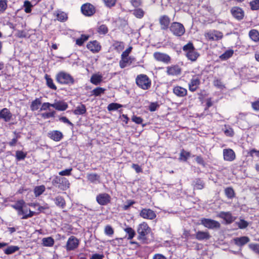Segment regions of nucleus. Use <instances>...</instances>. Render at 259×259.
Listing matches in <instances>:
<instances>
[{
  "instance_id": "cd10ccee",
  "label": "nucleus",
  "mask_w": 259,
  "mask_h": 259,
  "mask_svg": "<svg viewBox=\"0 0 259 259\" xmlns=\"http://www.w3.org/2000/svg\"><path fill=\"white\" fill-rule=\"evenodd\" d=\"M193 185L194 189L201 190L204 187V183L200 179H197L193 181Z\"/></svg>"
},
{
  "instance_id": "7ed1b4c3",
  "label": "nucleus",
  "mask_w": 259,
  "mask_h": 259,
  "mask_svg": "<svg viewBox=\"0 0 259 259\" xmlns=\"http://www.w3.org/2000/svg\"><path fill=\"white\" fill-rule=\"evenodd\" d=\"M150 228L148 224L143 222L138 226L137 232L139 234L138 239L139 240H145L147 239L146 236L150 233Z\"/></svg>"
},
{
  "instance_id": "052dcab7",
  "label": "nucleus",
  "mask_w": 259,
  "mask_h": 259,
  "mask_svg": "<svg viewBox=\"0 0 259 259\" xmlns=\"http://www.w3.org/2000/svg\"><path fill=\"white\" fill-rule=\"evenodd\" d=\"M248 246L255 253L259 254V244L251 243L249 244Z\"/></svg>"
},
{
  "instance_id": "c03bdc74",
  "label": "nucleus",
  "mask_w": 259,
  "mask_h": 259,
  "mask_svg": "<svg viewBox=\"0 0 259 259\" xmlns=\"http://www.w3.org/2000/svg\"><path fill=\"white\" fill-rule=\"evenodd\" d=\"M57 81L60 84L65 83V72H61L56 76Z\"/></svg>"
},
{
  "instance_id": "f8f14e48",
  "label": "nucleus",
  "mask_w": 259,
  "mask_h": 259,
  "mask_svg": "<svg viewBox=\"0 0 259 259\" xmlns=\"http://www.w3.org/2000/svg\"><path fill=\"white\" fill-rule=\"evenodd\" d=\"M205 36L209 40H218L222 38L223 35L221 32L214 30L206 33Z\"/></svg>"
},
{
  "instance_id": "473e14b6",
  "label": "nucleus",
  "mask_w": 259,
  "mask_h": 259,
  "mask_svg": "<svg viewBox=\"0 0 259 259\" xmlns=\"http://www.w3.org/2000/svg\"><path fill=\"white\" fill-rule=\"evenodd\" d=\"M42 244L44 246H52L54 244V240L51 237L44 238L42 239Z\"/></svg>"
},
{
  "instance_id": "a19ab883",
  "label": "nucleus",
  "mask_w": 259,
  "mask_h": 259,
  "mask_svg": "<svg viewBox=\"0 0 259 259\" xmlns=\"http://www.w3.org/2000/svg\"><path fill=\"white\" fill-rule=\"evenodd\" d=\"M53 107L59 111L65 110V103L62 102H58L53 104Z\"/></svg>"
},
{
  "instance_id": "bf43d9fd",
  "label": "nucleus",
  "mask_w": 259,
  "mask_h": 259,
  "mask_svg": "<svg viewBox=\"0 0 259 259\" xmlns=\"http://www.w3.org/2000/svg\"><path fill=\"white\" fill-rule=\"evenodd\" d=\"M108 31V29L107 27L104 24H102L100 25L99 28H98V32L100 34H106Z\"/></svg>"
},
{
  "instance_id": "bb28decb",
  "label": "nucleus",
  "mask_w": 259,
  "mask_h": 259,
  "mask_svg": "<svg viewBox=\"0 0 259 259\" xmlns=\"http://www.w3.org/2000/svg\"><path fill=\"white\" fill-rule=\"evenodd\" d=\"M131 57H121L119 61V66L121 68H124L132 63Z\"/></svg>"
},
{
  "instance_id": "aec40b11",
  "label": "nucleus",
  "mask_w": 259,
  "mask_h": 259,
  "mask_svg": "<svg viewBox=\"0 0 259 259\" xmlns=\"http://www.w3.org/2000/svg\"><path fill=\"white\" fill-rule=\"evenodd\" d=\"M233 241L236 245L241 247L250 241V239L247 236L236 237L233 239Z\"/></svg>"
},
{
  "instance_id": "9b49d317",
  "label": "nucleus",
  "mask_w": 259,
  "mask_h": 259,
  "mask_svg": "<svg viewBox=\"0 0 259 259\" xmlns=\"http://www.w3.org/2000/svg\"><path fill=\"white\" fill-rule=\"evenodd\" d=\"M140 215L145 219L153 220L156 214L154 211L149 208H144L141 210Z\"/></svg>"
},
{
  "instance_id": "5701e85b",
  "label": "nucleus",
  "mask_w": 259,
  "mask_h": 259,
  "mask_svg": "<svg viewBox=\"0 0 259 259\" xmlns=\"http://www.w3.org/2000/svg\"><path fill=\"white\" fill-rule=\"evenodd\" d=\"M48 137L54 141H59L63 138V134L58 131H53L48 133Z\"/></svg>"
},
{
  "instance_id": "37998d69",
  "label": "nucleus",
  "mask_w": 259,
  "mask_h": 259,
  "mask_svg": "<svg viewBox=\"0 0 259 259\" xmlns=\"http://www.w3.org/2000/svg\"><path fill=\"white\" fill-rule=\"evenodd\" d=\"M27 154L22 151H17L16 152V158L18 161L24 160L26 157Z\"/></svg>"
},
{
  "instance_id": "ea45409f",
  "label": "nucleus",
  "mask_w": 259,
  "mask_h": 259,
  "mask_svg": "<svg viewBox=\"0 0 259 259\" xmlns=\"http://www.w3.org/2000/svg\"><path fill=\"white\" fill-rule=\"evenodd\" d=\"M25 204V202L23 200H18L16 203L14 204H12L11 206L18 211V210L22 208Z\"/></svg>"
},
{
  "instance_id": "f03ea898",
  "label": "nucleus",
  "mask_w": 259,
  "mask_h": 259,
  "mask_svg": "<svg viewBox=\"0 0 259 259\" xmlns=\"http://www.w3.org/2000/svg\"><path fill=\"white\" fill-rule=\"evenodd\" d=\"M137 85L143 90H148L151 87V82L149 77L145 74L138 75L136 79Z\"/></svg>"
},
{
  "instance_id": "09e8293b",
  "label": "nucleus",
  "mask_w": 259,
  "mask_h": 259,
  "mask_svg": "<svg viewBox=\"0 0 259 259\" xmlns=\"http://www.w3.org/2000/svg\"><path fill=\"white\" fill-rule=\"evenodd\" d=\"M105 234L109 236H111L114 234V230L110 225H107L104 229Z\"/></svg>"
},
{
  "instance_id": "864d4df0",
  "label": "nucleus",
  "mask_w": 259,
  "mask_h": 259,
  "mask_svg": "<svg viewBox=\"0 0 259 259\" xmlns=\"http://www.w3.org/2000/svg\"><path fill=\"white\" fill-rule=\"evenodd\" d=\"M239 228L243 229L246 228L248 226V223L247 221L241 219L239 222H236Z\"/></svg>"
},
{
  "instance_id": "4c0bfd02",
  "label": "nucleus",
  "mask_w": 259,
  "mask_h": 259,
  "mask_svg": "<svg viewBox=\"0 0 259 259\" xmlns=\"http://www.w3.org/2000/svg\"><path fill=\"white\" fill-rule=\"evenodd\" d=\"M55 203L58 206L64 208L65 200L63 197L59 196L55 198Z\"/></svg>"
},
{
  "instance_id": "9d476101",
  "label": "nucleus",
  "mask_w": 259,
  "mask_h": 259,
  "mask_svg": "<svg viewBox=\"0 0 259 259\" xmlns=\"http://www.w3.org/2000/svg\"><path fill=\"white\" fill-rule=\"evenodd\" d=\"M81 11L83 15L87 16H91L95 13V8L94 6L91 4L87 3L81 6Z\"/></svg>"
},
{
  "instance_id": "4d7b16f0",
  "label": "nucleus",
  "mask_w": 259,
  "mask_h": 259,
  "mask_svg": "<svg viewBox=\"0 0 259 259\" xmlns=\"http://www.w3.org/2000/svg\"><path fill=\"white\" fill-rule=\"evenodd\" d=\"M113 46L117 51H120L124 48V44L121 41H115L113 44Z\"/></svg>"
},
{
  "instance_id": "69168bd1",
  "label": "nucleus",
  "mask_w": 259,
  "mask_h": 259,
  "mask_svg": "<svg viewBox=\"0 0 259 259\" xmlns=\"http://www.w3.org/2000/svg\"><path fill=\"white\" fill-rule=\"evenodd\" d=\"M251 107L255 111H259V99L251 102Z\"/></svg>"
},
{
  "instance_id": "338daca9",
  "label": "nucleus",
  "mask_w": 259,
  "mask_h": 259,
  "mask_svg": "<svg viewBox=\"0 0 259 259\" xmlns=\"http://www.w3.org/2000/svg\"><path fill=\"white\" fill-rule=\"evenodd\" d=\"M106 6L108 7H111L115 5L116 0H103Z\"/></svg>"
},
{
  "instance_id": "a18cd8bd",
  "label": "nucleus",
  "mask_w": 259,
  "mask_h": 259,
  "mask_svg": "<svg viewBox=\"0 0 259 259\" xmlns=\"http://www.w3.org/2000/svg\"><path fill=\"white\" fill-rule=\"evenodd\" d=\"M190 152L186 151L184 150H182L180 153V159L182 160L186 161L190 157Z\"/></svg>"
},
{
  "instance_id": "6ab92c4d",
  "label": "nucleus",
  "mask_w": 259,
  "mask_h": 259,
  "mask_svg": "<svg viewBox=\"0 0 259 259\" xmlns=\"http://www.w3.org/2000/svg\"><path fill=\"white\" fill-rule=\"evenodd\" d=\"M87 48L91 52L95 53H98L100 51L101 47L98 41L94 40L89 42L87 45Z\"/></svg>"
},
{
  "instance_id": "c85d7f7f",
  "label": "nucleus",
  "mask_w": 259,
  "mask_h": 259,
  "mask_svg": "<svg viewBox=\"0 0 259 259\" xmlns=\"http://www.w3.org/2000/svg\"><path fill=\"white\" fill-rule=\"evenodd\" d=\"M250 38L254 41H259V32L255 29H252L249 32Z\"/></svg>"
},
{
  "instance_id": "f257e3e1",
  "label": "nucleus",
  "mask_w": 259,
  "mask_h": 259,
  "mask_svg": "<svg viewBox=\"0 0 259 259\" xmlns=\"http://www.w3.org/2000/svg\"><path fill=\"white\" fill-rule=\"evenodd\" d=\"M183 50L185 52L186 56L188 59L192 61H196L199 56V54L191 42H189L185 45L183 47Z\"/></svg>"
},
{
  "instance_id": "72a5a7b5",
  "label": "nucleus",
  "mask_w": 259,
  "mask_h": 259,
  "mask_svg": "<svg viewBox=\"0 0 259 259\" xmlns=\"http://www.w3.org/2000/svg\"><path fill=\"white\" fill-rule=\"evenodd\" d=\"M19 249V247L17 246H10L5 249L4 251L6 254H11Z\"/></svg>"
},
{
  "instance_id": "20e7f679",
  "label": "nucleus",
  "mask_w": 259,
  "mask_h": 259,
  "mask_svg": "<svg viewBox=\"0 0 259 259\" xmlns=\"http://www.w3.org/2000/svg\"><path fill=\"white\" fill-rule=\"evenodd\" d=\"M169 29L174 35L178 36H182L185 32V29L184 25L179 22H172Z\"/></svg>"
},
{
  "instance_id": "7c9ffc66",
  "label": "nucleus",
  "mask_w": 259,
  "mask_h": 259,
  "mask_svg": "<svg viewBox=\"0 0 259 259\" xmlns=\"http://www.w3.org/2000/svg\"><path fill=\"white\" fill-rule=\"evenodd\" d=\"M46 190V187L44 185L36 186L34 188V194L35 197H38L41 195Z\"/></svg>"
},
{
  "instance_id": "a211bd4d",
  "label": "nucleus",
  "mask_w": 259,
  "mask_h": 259,
  "mask_svg": "<svg viewBox=\"0 0 259 259\" xmlns=\"http://www.w3.org/2000/svg\"><path fill=\"white\" fill-rule=\"evenodd\" d=\"M159 20L161 29L166 30L168 28L170 23L169 18L166 15H163L160 17Z\"/></svg>"
},
{
  "instance_id": "1a4fd4ad",
  "label": "nucleus",
  "mask_w": 259,
  "mask_h": 259,
  "mask_svg": "<svg viewBox=\"0 0 259 259\" xmlns=\"http://www.w3.org/2000/svg\"><path fill=\"white\" fill-rule=\"evenodd\" d=\"M200 84V77L199 75L193 76L188 84L189 90L194 92L198 88Z\"/></svg>"
},
{
  "instance_id": "0e129e2a",
  "label": "nucleus",
  "mask_w": 259,
  "mask_h": 259,
  "mask_svg": "<svg viewBox=\"0 0 259 259\" xmlns=\"http://www.w3.org/2000/svg\"><path fill=\"white\" fill-rule=\"evenodd\" d=\"M74 83L73 78L68 74L66 73V84H72Z\"/></svg>"
},
{
  "instance_id": "6e6d98bb",
  "label": "nucleus",
  "mask_w": 259,
  "mask_h": 259,
  "mask_svg": "<svg viewBox=\"0 0 259 259\" xmlns=\"http://www.w3.org/2000/svg\"><path fill=\"white\" fill-rule=\"evenodd\" d=\"M251 10H257L259 9V0H254L250 2Z\"/></svg>"
},
{
  "instance_id": "13d9d810",
  "label": "nucleus",
  "mask_w": 259,
  "mask_h": 259,
  "mask_svg": "<svg viewBox=\"0 0 259 259\" xmlns=\"http://www.w3.org/2000/svg\"><path fill=\"white\" fill-rule=\"evenodd\" d=\"M7 8V0H0V13H4Z\"/></svg>"
},
{
  "instance_id": "2f4dec72",
  "label": "nucleus",
  "mask_w": 259,
  "mask_h": 259,
  "mask_svg": "<svg viewBox=\"0 0 259 259\" xmlns=\"http://www.w3.org/2000/svg\"><path fill=\"white\" fill-rule=\"evenodd\" d=\"M45 78L46 80L47 86L52 90H56L57 89L56 86L53 82V79L50 77V75L47 74H45Z\"/></svg>"
},
{
  "instance_id": "c756f323",
  "label": "nucleus",
  "mask_w": 259,
  "mask_h": 259,
  "mask_svg": "<svg viewBox=\"0 0 259 259\" xmlns=\"http://www.w3.org/2000/svg\"><path fill=\"white\" fill-rule=\"evenodd\" d=\"M41 104L40 98H36L31 102L30 109L32 111H36L38 109L39 106Z\"/></svg>"
},
{
  "instance_id": "8fccbe9b",
  "label": "nucleus",
  "mask_w": 259,
  "mask_h": 259,
  "mask_svg": "<svg viewBox=\"0 0 259 259\" xmlns=\"http://www.w3.org/2000/svg\"><path fill=\"white\" fill-rule=\"evenodd\" d=\"M89 38V36L85 35H81L79 38H78L76 40V44L78 46H81L83 45L84 41L87 40Z\"/></svg>"
},
{
  "instance_id": "412c9836",
  "label": "nucleus",
  "mask_w": 259,
  "mask_h": 259,
  "mask_svg": "<svg viewBox=\"0 0 259 259\" xmlns=\"http://www.w3.org/2000/svg\"><path fill=\"white\" fill-rule=\"evenodd\" d=\"M173 93L178 97H184L187 95V90L180 86H176L173 89Z\"/></svg>"
},
{
  "instance_id": "f3484780",
  "label": "nucleus",
  "mask_w": 259,
  "mask_h": 259,
  "mask_svg": "<svg viewBox=\"0 0 259 259\" xmlns=\"http://www.w3.org/2000/svg\"><path fill=\"white\" fill-rule=\"evenodd\" d=\"M218 217L224 220L227 224H231L235 219L230 212L221 211L219 213Z\"/></svg>"
},
{
  "instance_id": "423d86ee",
  "label": "nucleus",
  "mask_w": 259,
  "mask_h": 259,
  "mask_svg": "<svg viewBox=\"0 0 259 259\" xmlns=\"http://www.w3.org/2000/svg\"><path fill=\"white\" fill-rule=\"evenodd\" d=\"M97 202L101 205H106L111 201V196L107 193H103L96 196Z\"/></svg>"
},
{
  "instance_id": "6e6552de",
  "label": "nucleus",
  "mask_w": 259,
  "mask_h": 259,
  "mask_svg": "<svg viewBox=\"0 0 259 259\" xmlns=\"http://www.w3.org/2000/svg\"><path fill=\"white\" fill-rule=\"evenodd\" d=\"M79 245V240L73 236H70L66 244L67 250H73L76 249Z\"/></svg>"
},
{
  "instance_id": "0eeeda50",
  "label": "nucleus",
  "mask_w": 259,
  "mask_h": 259,
  "mask_svg": "<svg viewBox=\"0 0 259 259\" xmlns=\"http://www.w3.org/2000/svg\"><path fill=\"white\" fill-rule=\"evenodd\" d=\"M153 57L156 61L162 62L165 64H168L170 62V57L165 53L155 52L153 54Z\"/></svg>"
},
{
  "instance_id": "ddd939ff",
  "label": "nucleus",
  "mask_w": 259,
  "mask_h": 259,
  "mask_svg": "<svg viewBox=\"0 0 259 259\" xmlns=\"http://www.w3.org/2000/svg\"><path fill=\"white\" fill-rule=\"evenodd\" d=\"M224 159L227 161H232L236 158V155L234 151L230 148L224 149L223 150Z\"/></svg>"
},
{
  "instance_id": "5fc2aeb1",
  "label": "nucleus",
  "mask_w": 259,
  "mask_h": 259,
  "mask_svg": "<svg viewBox=\"0 0 259 259\" xmlns=\"http://www.w3.org/2000/svg\"><path fill=\"white\" fill-rule=\"evenodd\" d=\"M55 111H51L49 112H45L40 114V116L44 119H48L55 116Z\"/></svg>"
},
{
  "instance_id": "dca6fc26",
  "label": "nucleus",
  "mask_w": 259,
  "mask_h": 259,
  "mask_svg": "<svg viewBox=\"0 0 259 259\" xmlns=\"http://www.w3.org/2000/svg\"><path fill=\"white\" fill-rule=\"evenodd\" d=\"M166 73L169 75L177 76L181 73V69L178 65H172L166 68Z\"/></svg>"
},
{
  "instance_id": "e2e57ef3",
  "label": "nucleus",
  "mask_w": 259,
  "mask_h": 259,
  "mask_svg": "<svg viewBox=\"0 0 259 259\" xmlns=\"http://www.w3.org/2000/svg\"><path fill=\"white\" fill-rule=\"evenodd\" d=\"M135 201L132 200H128L126 202L125 204L123 205V208L124 210H127L133 204L135 203Z\"/></svg>"
},
{
  "instance_id": "4be33fe9",
  "label": "nucleus",
  "mask_w": 259,
  "mask_h": 259,
  "mask_svg": "<svg viewBox=\"0 0 259 259\" xmlns=\"http://www.w3.org/2000/svg\"><path fill=\"white\" fill-rule=\"evenodd\" d=\"M12 116V113L7 108H5L0 111V118L3 119L6 122L9 121Z\"/></svg>"
},
{
  "instance_id": "39448f33",
  "label": "nucleus",
  "mask_w": 259,
  "mask_h": 259,
  "mask_svg": "<svg viewBox=\"0 0 259 259\" xmlns=\"http://www.w3.org/2000/svg\"><path fill=\"white\" fill-rule=\"evenodd\" d=\"M201 224L210 229H219L221 226L220 224L218 221L205 218L201 219Z\"/></svg>"
},
{
  "instance_id": "e433bc0d",
  "label": "nucleus",
  "mask_w": 259,
  "mask_h": 259,
  "mask_svg": "<svg viewBox=\"0 0 259 259\" xmlns=\"http://www.w3.org/2000/svg\"><path fill=\"white\" fill-rule=\"evenodd\" d=\"M23 7L25 13H30L32 11L33 5L30 1L27 0L24 2Z\"/></svg>"
},
{
  "instance_id": "2eb2a0df",
  "label": "nucleus",
  "mask_w": 259,
  "mask_h": 259,
  "mask_svg": "<svg viewBox=\"0 0 259 259\" xmlns=\"http://www.w3.org/2000/svg\"><path fill=\"white\" fill-rule=\"evenodd\" d=\"M53 184L60 191H64L65 190V179L59 176L56 177L53 180Z\"/></svg>"
},
{
  "instance_id": "680f3d73",
  "label": "nucleus",
  "mask_w": 259,
  "mask_h": 259,
  "mask_svg": "<svg viewBox=\"0 0 259 259\" xmlns=\"http://www.w3.org/2000/svg\"><path fill=\"white\" fill-rule=\"evenodd\" d=\"M51 107H53V104H51L48 102L44 103L41 105L40 110L43 111V110H47V109L50 110V108Z\"/></svg>"
},
{
  "instance_id": "a878e982",
  "label": "nucleus",
  "mask_w": 259,
  "mask_h": 259,
  "mask_svg": "<svg viewBox=\"0 0 259 259\" xmlns=\"http://www.w3.org/2000/svg\"><path fill=\"white\" fill-rule=\"evenodd\" d=\"M87 179L91 183H100V176L99 175L95 173L88 174Z\"/></svg>"
},
{
  "instance_id": "de8ad7c7",
  "label": "nucleus",
  "mask_w": 259,
  "mask_h": 259,
  "mask_svg": "<svg viewBox=\"0 0 259 259\" xmlns=\"http://www.w3.org/2000/svg\"><path fill=\"white\" fill-rule=\"evenodd\" d=\"M133 14L138 18H142L144 15V11L140 8L135 9L133 12Z\"/></svg>"
},
{
  "instance_id": "f704fd0d",
  "label": "nucleus",
  "mask_w": 259,
  "mask_h": 259,
  "mask_svg": "<svg viewBox=\"0 0 259 259\" xmlns=\"http://www.w3.org/2000/svg\"><path fill=\"white\" fill-rule=\"evenodd\" d=\"M86 112V108L84 105L81 104L75 109L74 113L76 115H82Z\"/></svg>"
},
{
  "instance_id": "393cba45",
  "label": "nucleus",
  "mask_w": 259,
  "mask_h": 259,
  "mask_svg": "<svg viewBox=\"0 0 259 259\" xmlns=\"http://www.w3.org/2000/svg\"><path fill=\"white\" fill-rule=\"evenodd\" d=\"M103 80V76L102 74L99 73L94 74L90 79V81L91 83L95 85L99 84Z\"/></svg>"
},
{
  "instance_id": "58836bf2",
  "label": "nucleus",
  "mask_w": 259,
  "mask_h": 259,
  "mask_svg": "<svg viewBox=\"0 0 259 259\" xmlns=\"http://www.w3.org/2000/svg\"><path fill=\"white\" fill-rule=\"evenodd\" d=\"M234 53V51L232 50H227L224 53H223L222 55H221L220 57V58L222 60H227L232 56L233 54Z\"/></svg>"
},
{
  "instance_id": "79ce46f5",
  "label": "nucleus",
  "mask_w": 259,
  "mask_h": 259,
  "mask_svg": "<svg viewBox=\"0 0 259 259\" xmlns=\"http://www.w3.org/2000/svg\"><path fill=\"white\" fill-rule=\"evenodd\" d=\"M225 193L226 196L230 199H232L234 197L235 193L232 188L228 187L225 189Z\"/></svg>"
},
{
  "instance_id": "b1692460",
  "label": "nucleus",
  "mask_w": 259,
  "mask_h": 259,
  "mask_svg": "<svg viewBox=\"0 0 259 259\" xmlns=\"http://www.w3.org/2000/svg\"><path fill=\"white\" fill-rule=\"evenodd\" d=\"M195 238L198 240H208L210 235L208 232L199 231L196 233Z\"/></svg>"
},
{
  "instance_id": "4468645a",
  "label": "nucleus",
  "mask_w": 259,
  "mask_h": 259,
  "mask_svg": "<svg viewBox=\"0 0 259 259\" xmlns=\"http://www.w3.org/2000/svg\"><path fill=\"white\" fill-rule=\"evenodd\" d=\"M231 12L233 17L238 20H242L244 17V11L239 7H234L232 8Z\"/></svg>"
},
{
  "instance_id": "603ef678",
  "label": "nucleus",
  "mask_w": 259,
  "mask_h": 259,
  "mask_svg": "<svg viewBox=\"0 0 259 259\" xmlns=\"http://www.w3.org/2000/svg\"><path fill=\"white\" fill-rule=\"evenodd\" d=\"M105 91V89L102 88L98 87L95 88L92 91L93 95L95 96H99L101 94H103Z\"/></svg>"
},
{
  "instance_id": "c9c22d12",
  "label": "nucleus",
  "mask_w": 259,
  "mask_h": 259,
  "mask_svg": "<svg viewBox=\"0 0 259 259\" xmlns=\"http://www.w3.org/2000/svg\"><path fill=\"white\" fill-rule=\"evenodd\" d=\"M124 231L128 235L127 239L128 240L132 239L136 235L135 230L131 227H127L124 229Z\"/></svg>"
},
{
  "instance_id": "3c124183",
  "label": "nucleus",
  "mask_w": 259,
  "mask_h": 259,
  "mask_svg": "<svg viewBox=\"0 0 259 259\" xmlns=\"http://www.w3.org/2000/svg\"><path fill=\"white\" fill-rule=\"evenodd\" d=\"M213 85L220 89H223L225 88V85L223 84L221 80L218 78H215L213 81Z\"/></svg>"
},
{
  "instance_id": "49530a36",
  "label": "nucleus",
  "mask_w": 259,
  "mask_h": 259,
  "mask_svg": "<svg viewBox=\"0 0 259 259\" xmlns=\"http://www.w3.org/2000/svg\"><path fill=\"white\" fill-rule=\"evenodd\" d=\"M121 107H122V105L116 103H112L109 104L108 105V106L107 107V109L109 111H114V110H117L118 108H119Z\"/></svg>"
},
{
  "instance_id": "774afa93",
  "label": "nucleus",
  "mask_w": 259,
  "mask_h": 259,
  "mask_svg": "<svg viewBox=\"0 0 259 259\" xmlns=\"http://www.w3.org/2000/svg\"><path fill=\"white\" fill-rule=\"evenodd\" d=\"M132 120L133 122L141 124L143 122V119L140 117H138L137 116L134 115L132 118Z\"/></svg>"
}]
</instances>
